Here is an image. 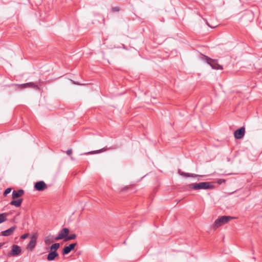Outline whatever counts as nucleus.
<instances>
[{"mask_svg": "<svg viewBox=\"0 0 262 262\" xmlns=\"http://www.w3.org/2000/svg\"><path fill=\"white\" fill-rule=\"evenodd\" d=\"M188 187L190 189L194 190L200 189H213L214 188L212 182H204L199 183H192L189 184Z\"/></svg>", "mask_w": 262, "mask_h": 262, "instance_id": "1", "label": "nucleus"}, {"mask_svg": "<svg viewBox=\"0 0 262 262\" xmlns=\"http://www.w3.org/2000/svg\"><path fill=\"white\" fill-rule=\"evenodd\" d=\"M14 85L16 87V90H23L27 88H34L36 90H39L38 86L33 82H28L23 84H16Z\"/></svg>", "mask_w": 262, "mask_h": 262, "instance_id": "2", "label": "nucleus"}, {"mask_svg": "<svg viewBox=\"0 0 262 262\" xmlns=\"http://www.w3.org/2000/svg\"><path fill=\"white\" fill-rule=\"evenodd\" d=\"M205 60L208 64H209L213 69L220 70L222 69V67L218 64L217 60L216 59H212L206 56H205Z\"/></svg>", "mask_w": 262, "mask_h": 262, "instance_id": "3", "label": "nucleus"}, {"mask_svg": "<svg viewBox=\"0 0 262 262\" xmlns=\"http://www.w3.org/2000/svg\"><path fill=\"white\" fill-rule=\"evenodd\" d=\"M232 219L230 216H222L215 221L214 225L218 227L228 223Z\"/></svg>", "mask_w": 262, "mask_h": 262, "instance_id": "4", "label": "nucleus"}, {"mask_svg": "<svg viewBox=\"0 0 262 262\" xmlns=\"http://www.w3.org/2000/svg\"><path fill=\"white\" fill-rule=\"evenodd\" d=\"M11 250L8 253L9 257L16 256L21 253V249L19 246L17 245H13L11 247Z\"/></svg>", "mask_w": 262, "mask_h": 262, "instance_id": "5", "label": "nucleus"}, {"mask_svg": "<svg viewBox=\"0 0 262 262\" xmlns=\"http://www.w3.org/2000/svg\"><path fill=\"white\" fill-rule=\"evenodd\" d=\"M69 231L68 228H64L62 229L58 235L55 237L54 239L55 241H58L61 239H64L66 240L69 233Z\"/></svg>", "mask_w": 262, "mask_h": 262, "instance_id": "6", "label": "nucleus"}, {"mask_svg": "<svg viewBox=\"0 0 262 262\" xmlns=\"http://www.w3.org/2000/svg\"><path fill=\"white\" fill-rule=\"evenodd\" d=\"M37 237L35 235H33L31 237V239L27 246V249L29 251H32L35 248L36 244Z\"/></svg>", "mask_w": 262, "mask_h": 262, "instance_id": "7", "label": "nucleus"}, {"mask_svg": "<svg viewBox=\"0 0 262 262\" xmlns=\"http://www.w3.org/2000/svg\"><path fill=\"white\" fill-rule=\"evenodd\" d=\"M245 133V128L244 127H241L240 128L236 130L234 133L235 138L240 139L242 138Z\"/></svg>", "mask_w": 262, "mask_h": 262, "instance_id": "8", "label": "nucleus"}, {"mask_svg": "<svg viewBox=\"0 0 262 262\" xmlns=\"http://www.w3.org/2000/svg\"><path fill=\"white\" fill-rule=\"evenodd\" d=\"M47 186L46 184L42 181H38L35 183L34 185L35 189L37 191H43L47 188Z\"/></svg>", "mask_w": 262, "mask_h": 262, "instance_id": "9", "label": "nucleus"}, {"mask_svg": "<svg viewBox=\"0 0 262 262\" xmlns=\"http://www.w3.org/2000/svg\"><path fill=\"white\" fill-rule=\"evenodd\" d=\"M77 245V243H72L68 246H65L62 250V253L63 255L68 254L72 250H73L75 247Z\"/></svg>", "mask_w": 262, "mask_h": 262, "instance_id": "10", "label": "nucleus"}, {"mask_svg": "<svg viewBox=\"0 0 262 262\" xmlns=\"http://www.w3.org/2000/svg\"><path fill=\"white\" fill-rule=\"evenodd\" d=\"M178 173L182 176L185 177H198V181L200 180V178H202L203 176L199 175L194 173H187L182 171L181 169H179Z\"/></svg>", "mask_w": 262, "mask_h": 262, "instance_id": "11", "label": "nucleus"}, {"mask_svg": "<svg viewBox=\"0 0 262 262\" xmlns=\"http://www.w3.org/2000/svg\"><path fill=\"white\" fill-rule=\"evenodd\" d=\"M16 229V226H14L13 227H11L9 229L2 231L1 233V235L4 236H8L9 235H11L13 232L15 231V230Z\"/></svg>", "mask_w": 262, "mask_h": 262, "instance_id": "12", "label": "nucleus"}, {"mask_svg": "<svg viewBox=\"0 0 262 262\" xmlns=\"http://www.w3.org/2000/svg\"><path fill=\"white\" fill-rule=\"evenodd\" d=\"M24 193V191L23 189H19L17 191L13 190L12 194L13 199L19 198L22 196Z\"/></svg>", "mask_w": 262, "mask_h": 262, "instance_id": "13", "label": "nucleus"}, {"mask_svg": "<svg viewBox=\"0 0 262 262\" xmlns=\"http://www.w3.org/2000/svg\"><path fill=\"white\" fill-rule=\"evenodd\" d=\"M58 256V254L57 252V251H53L50 250V251L49 252V253L47 256V259L49 261H52V260H54L55 259V258L56 257H57Z\"/></svg>", "mask_w": 262, "mask_h": 262, "instance_id": "14", "label": "nucleus"}, {"mask_svg": "<svg viewBox=\"0 0 262 262\" xmlns=\"http://www.w3.org/2000/svg\"><path fill=\"white\" fill-rule=\"evenodd\" d=\"M23 202V199H19L17 200H12L10 202V204L11 205L15 206L16 207H19L21 206V204Z\"/></svg>", "mask_w": 262, "mask_h": 262, "instance_id": "15", "label": "nucleus"}, {"mask_svg": "<svg viewBox=\"0 0 262 262\" xmlns=\"http://www.w3.org/2000/svg\"><path fill=\"white\" fill-rule=\"evenodd\" d=\"M8 214L7 213H0V224L7 221Z\"/></svg>", "mask_w": 262, "mask_h": 262, "instance_id": "16", "label": "nucleus"}, {"mask_svg": "<svg viewBox=\"0 0 262 262\" xmlns=\"http://www.w3.org/2000/svg\"><path fill=\"white\" fill-rule=\"evenodd\" d=\"M60 244L59 243H55L53 244L49 248H47V249L50 248V250L53 251H56V250L59 248Z\"/></svg>", "mask_w": 262, "mask_h": 262, "instance_id": "17", "label": "nucleus"}, {"mask_svg": "<svg viewBox=\"0 0 262 262\" xmlns=\"http://www.w3.org/2000/svg\"><path fill=\"white\" fill-rule=\"evenodd\" d=\"M52 239L53 236L52 235H49L46 237L45 239V242L46 244L49 245L53 242Z\"/></svg>", "mask_w": 262, "mask_h": 262, "instance_id": "18", "label": "nucleus"}, {"mask_svg": "<svg viewBox=\"0 0 262 262\" xmlns=\"http://www.w3.org/2000/svg\"><path fill=\"white\" fill-rule=\"evenodd\" d=\"M77 237V235H76V234L75 233H73V234H71L70 235H68L66 241H70V240H72V239H74L76 238Z\"/></svg>", "mask_w": 262, "mask_h": 262, "instance_id": "19", "label": "nucleus"}, {"mask_svg": "<svg viewBox=\"0 0 262 262\" xmlns=\"http://www.w3.org/2000/svg\"><path fill=\"white\" fill-rule=\"evenodd\" d=\"M11 188H7V189H5L4 192V194L3 195L5 196H6L7 195V194H8L9 193H10L11 191Z\"/></svg>", "mask_w": 262, "mask_h": 262, "instance_id": "20", "label": "nucleus"}, {"mask_svg": "<svg viewBox=\"0 0 262 262\" xmlns=\"http://www.w3.org/2000/svg\"><path fill=\"white\" fill-rule=\"evenodd\" d=\"M105 150V149H104V148H102L100 150H95V151H90V152H88L87 154H97V153H99L102 151H104Z\"/></svg>", "mask_w": 262, "mask_h": 262, "instance_id": "21", "label": "nucleus"}, {"mask_svg": "<svg viewBox=\"0 0 262 262\" xmlns=\"http://www.w3.org/2000/svg\"><path fill=\"white\" fill-rule=\"evenodd\" d=\"M226 182L225 179H219L217 180V184L219 185L222 184V183H225Z\"/></svg>", "mask_w": 262, "mask_h": 262, "instance_id": "22", "label": "nucleus"}, {"mask_svg": "<svg viewBox=\"0 0 262 262\" xmlns=\"http://www.w3.org/2000/svg\"><path fill=\"white\" fill-rule=\"evenodd\" d=\"M28 235H29L28 233H26V234L22 235L20 237L22 239H25L28 236Z\"/></svg>", "mask_w": 262, "mask_h": 262, "instance_id": "23", "label": "nucleus"}, {"mask_svg": "<svg viewBox=\"0 0 262 262\" xmlns=\"http://www.w3.org/2000/svg\"><path fill=\"white\" fill-rule=\"evenodd\" d=\"M66 154L68 155H71L72 154V149H69L67 151H66Z\"/></svg>", "mask_w": 262, "mask_h": 262, "instance_id": "24", "label": "nucleus"}, {"mask_svg": "<svg viewBox=\"0 0 262 262\" xmlns=\"http://www.w3.org/2000/svg\"><path fill=\"white\" fill-rule=\"evenodd\" d=\"M128 188V186H125L122 188H121V189L120 190V191L121 192H123V191H125L126 189H127Z\"/></svg>", "mask_w": 262, "mask_h": 262, "instance_id": "25", "label": "nucleus"}, {"mask_svg": "<svg viewBox=\"0 0 262 262\" xmlns=\"http://www.w3.org/2000/svg\"><path fill=\"white\" fill-rule=\"evenodd\" d=\"M113 11H119V8L118 7H114L113 8Z\"/></svg>", "mask_w": 262, "mask_h": 262, "instance_id": "26", "label": "nucleus"}, {"mask_svg": "<svg viewBox=\"0 0 262 262\" xmlns=\"http://www.w3.org/2000/svg\"><path fill=\"white\" fill-rule=\"evenodd\" d=\"M5 244V243H0V249L2 247V246Z\"/></svg>", "mask_w": 262, "mask_h": 262, "instance_id": "27", "label": "nucleus"}]
</instances>
